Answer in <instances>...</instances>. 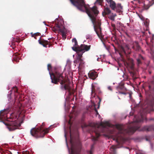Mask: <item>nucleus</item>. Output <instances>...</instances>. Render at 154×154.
<instances>
[{
	"instance_id": "nucleus-35",
	"label": "nucleus",
	"mask_w": 154,
	"mask_h": 154,
	"mask_svg": "<svg viewBox=\"0 0 154 154\" xmlns=\"http://www.w3.org/2000/svg\"><path fill=\"white\" fill-rule=\"evenodd\" d=\"M124 88V86L123 85H121L119 86L118 88V89L119 90H123Z\"/></svg>"
},
{
	"instance_id": "nucleus-44",
	"label": "nucleus",
	"mask_w": 154,
	"mask_h": 154,
	"mask_svg": "<svg viewBox=\"0 0 154 154\" xmlns=\"http://www.w3.org/2000/svg\"><path fill=\"white\" fill-rule=\"evenodd\" d=\"M107 2L109 3L110 2L112 1H113L112 0H106Z\"/></svg>"
},
{
	"instance_id": "nucleus-45",
	"label": "nucleus",
	"mask_w": 154,
	"mask_h": 154,
	"mask_svg": "<svg viewBox=\"0 0 154 154\" xmlns=\"http://www.w3.org/2000/svg\"><path fill=\"white\" fill-rule=\"evenodd\" d=\"M139 57L143 60L144 59L143 57H142V56H141V55H140V56H139Z\"/></svg>"
},
{
	"instance_id": "nucleus-33",
	"label": "nucleus",
	"mask_w": 154,
	"mask_h": 154,
	"mask_svg": "<svg viewBox=\"0 0 154 154\" xmlns=\"http://www.w3.org/2000/svg\"><path fill=\"white\" fill-rule=\"evenodd\" d=\"M31 34L32 35V37H34V35H40V33H38V32L34 34H33L32 33H31Z\"/></svg>"
},
{
	"instance_id": "nucleus-28",
	"label": "nucleus",
	"mask_w": 154,
	"mask_h": 154,
	"mask_svg": "<svg viewBox=\"0 0 154 154\" xmlns=\"http://www.w3.org/2000/svg\"><path fill=\"white\" fill-rule=\"evenodd\" d=\"M70 138H71V143L72 144V146L75 145V143H74L73 141V139L72 137L71 134V132L70 131Z\"/></svg>"
},
{
	"instance_id": "nucleus-47",
	"label": "nucleus",
	"mask_w": 154,
	"mask_h": 154,
	"mask_svg": "<svg viewBox=\"0 0 154 154\" xmlns=\"http://www.w3.org/2000/svg\"><path fill=\"white\" fill-rule=\"evenodd\" d=\"M69 123L70 124V125H71V122H70V121H69Z\"/></svg>"
},
{
	"instance_id": "nucleus-29",
	"label": "nucleus",
	"mask_w": 154,
	"mask_h": 154,
	"mask_svg": "<svg viewBox=\"0 0 154 154\" xmlns=\"http://www.w3.org/2000/svg\"><path fill=\"white\" fill-rule=\"evenodd\" d=\"M137 64L138 65H139L141 64L142 63V62L140 60V58H138L137 59Z\"/></svg>"
},
{
	"instance_id": "nucleus-8",
	"label": "nucleus",
	"mask_w": 154,
	"mask_h": 154,
	"mask_svg": "<svg viewBox=\"0 0 154 154\" xmlns=\"http://www.w3.org/2000/svg\"><path fill=\"white\" fill-rule=\"evenodd\" d=\"M4 124L10 131H13L20 126V124L16 120L9 122L8 123L4 122Z\"/></svg>"
},
{
	"instance_id": "nucleus-12",
	"label": "nucleus",
	"mask_w": 154,
	"mask_h": 154,
	"mask_svg": "<svg viewBox=\"0 0 154 154\" xmlns=\"http://www.w3.org/2000/svg\"><path fill=\"white\" fill-rule=\"evenodd\" d=\"M38 42L40 44L46 48L47 47V45H48V47H50L52 45L51 43H49L48 41L44 39L41 40L40 39L38 40Z\"/></svg>"
},
{
	"instance_id": "nucleus-43",
	"label": "nucleus",
	"mask_w": 154,
	"mask_h": 154,
	"mask_svg": "<svg viewBox=\"0 0 154 154\" xmlns=\"http://www.w3.org/2000/svg\"><path fill=\"white\" fill-rule=\"evenodd\" d=\"M112 26L113 28V29H116L115 25L114 24H112Z\"/></svg>"
},
{
	"instance_id": "nucleus-40",
	"label": "nucleus",
	"mask_w": 154,
	"mask_h": 154,
	"mask_svg": "<svg viewBox=\"0 0 154 154\" xmlns=\"http://www.w3.org/2000/svg\"><path fill=\"white\" fill-rule=\"evenodd\" d=\"M119 93L120 94H126V93H125V92H121V91H119Z\"/></svg>"
},
{
	"instance_id": "nucleus-25",
	"label": "nucleus",
	"mask_w": 154,
	"mask_h": 154,
	"mask_svg": "<svg viewBox=\"0 0 154 154\" xmlns=\"http://www.w3.org/2000/svg\"><path fill=\"white\" fill-rule=\"evenodd\" d=\"M97 99L99 100V101L97 103L98 107L97 108V109H99L100 106V102L101 101V99L98 97H97Z\"/></svg>"
},
{
	"instance_id": "nucleus-17",
	"label": "nucleus",
	"mask_w": 154,
	"mask_h": 154,
	"mask_svg": "<svg viewBox=\"0 0 154 154\" xmlns=\"http://www.w3.org/2000/svg\"><path fill=\"white\" fill-rule=\"evenodd\" d=\"M9 112L8 109H4L0 111V116H4V115L7 114Z\"/></svg>"
},
{
	"instance_id": "nucleus-5",
	"label": "nucleus",
	"mask_w": 154,
	"mask_h": 154,
	"mask_svg": "<svg viewBox=\"0 0 154 154\" xmlns=\"http://www.w3.org/2000/svg\"><path fill=\"white\" fill-rule=\"evenodd\" d=\"M43 125V123L42 125L39 128H34L32 129L30 131L31 135L36 138L43 137L45 134L48 133V129H44Z\"/></svg>"
},
{
	"instance_id": "nucleus-24",
	"label": "nucleus",
	"mask_w": 154,
	"mask_h": 154,
	"mask_svg": "<svg viewBox=\"0 0 154 154\" xmlns=\"http://www.w3.org/2000/svg\"><path fill=\"white\" fill-rule=\"evenodd\" d=\"M13 91L15 92V95H16L15 93H17L18 91V90L17 87H13L12 89L10 90V91L11 92Z\"/></svg>"
},
{
	"instance_id": "nucleus-13",
	"label": "nucleus",
	"mask_w": 154,
	"mask_h": 154,
	"mask_svg": "<svg viewBox=\"0 0 154 154\" xmlns=\"http://www.w3.org/2000/svg\"><path fill=\"white\" fill-rule=\"evenodd\" d=\"M88 75L90 79L94 80L97 77V72L92 71H90L88 74Z\"/></svg>"
},
{
	"instance_id": "nucleus-50",
	"label": "nucleus",
	"mask_w": 154,
	"mask_h": 154,
	"mask_svg": "<svg viewBox=\"0 0 154 154\" xmlns=\"http://www.w3.org/2000/svg\"><path fill=\"white\" fill-rule=\"evenodd\" d=\"M149 73L150 74L151 73V72H149Z\"/></svg>"
},
{
	"instance_id": "nucleus-39",
	"label": "nucleus",
	"mask_w": 154,
	"mask_h": 154,
	"mask_svg": "<svg viewBox=\"0 0 154 154\" xmlns=\"http://www.w3.org/2000/svg\"><path fill=\"white\" fill-rule=\"evenodd\" d=\"M134 64L133 63H131V69H134Z\"/></svg>"
},
{
	"instance_id": "nucleus-32",
	"label": "nucleus",
	"mask_w": 154,
	"mask_h": 154,
	"mask_svg": "<svg viewBox=\"0 0 154 154\" xmlns=\"http://www.w3.org/2000/svg\"><path fill=\"white\" fill-rule=\"evenodd\" d=\"M12 93L11 92L9 94H8V99L9 101H10L11 99V94Z\"/></svg>"
},
{
	"instance_id": "nucleus-36",
	"label": "nucleus",
	"mask_w": 154,
	"mask_h": 154,
	"mask_svg": "<svg viewBox=\"0 0 154 154\" xmlns=\"http://www.w3.org/2000/svg\"><path fill=\"white\" fill-rule=\"evenodd\" d=\"M145 119L146 121H147L148 120V121H154V118H151L148 119V120L146 118H145Z\"/></svg>"
},
{
	"instance_id": "nucleus-2",
	"label": "nucleus",
	"mask_w": 154,
	"mask_h": 154,
	"mask_svg": "<svg viewBox=\"0 0 154 154\" xmlns=\"http://www.w3.org/2000/svg\"><path fill=\"white\" fill-rule=\"evenodd\" d=\"M71 3L80 10H82V8L84 7L86 12L90 17L94 25V31L97 35L100 37L101 35V23L97 21L96 17L99 13L97 7L95 6L91 8H88L85 5L84 0H69Z\"/></svg>"
},
{
	"instance_id": "nucleus-26",
	"label": "nucleus",
	"mask_w": 154,
	"mask_h": 154,
	"mask_svg": "<svg viewBox=\"0 0 154 154\" xmlns=\"http://www.w3.org/2000/svg\"><path fill=\"white\" fill-rule=\"evenodd\" d=\"M69 154H80L79 153L77 152H76L74 150V149L72 148L71 149V153H69Z\"/></svg>"
},
{
	"instance_id": "nucleus-49",
	"label": "nucleus",
	"mask_w": 154,
	"mask_h": 154,
	"mask_svg": "<svg viewBox=\"0 0 154 154\" xmlns=\"http://www.w3.org/2000/svg\"><path fill=\"white\" fill-rule=\"evenodd\" d=\"M131 94H129V96H130V97H131Z\"/></svg>"
},
{
	"instance_id": "nucleus-1",
	"label": "nucleus",
	"mask_w": 154,
	"mask_h": 154,
	"mask_svg": "<svg viewBox=\"0 0 154 154\" xmlns=\"http://www.w3.org/2000/svg\"><path fill=\"white\" fill-rule=\"evenodd\" d=\"M141 119H136V120L134 122L132 125H130L128 126L127 129H124V126L123 125L116 124L115 125L116 128L119 131L118 134L116 136L115 138L117 143L119 144L120 141L123 140V138L122 136V134H132L136 130L146 132L154 131V125H145L141 128H140L141 126L140 123L143 122L144 120L142 114L141 115Z\"/></svg>"
},
{
	"instance_id": "nucleus-10",
	"label": "nucleus",
	"mask_w": 154,
	"mask_h": 154,
	"mask_svg": "<svg viewBox=\"0 0 154 154\" xmlns=\"http://www.w3.org/2000/svg\"><path fill=\"white\" fill-rule=\"evenodd\" d=\"M82 55L77 54L75 59L74 61L75 63L79 65V67L80 68L82 67L85 63V62L82 59Z\"/></svg>"
},
{
	"instance_id": "nucleus-14",
	"label": "nucleus",
	"mask_w": 154,
	"mask_h": 154,
	"mask_svg": "<svg viewBox=\"0 0 154 154\" xmlns=\"http://www.w3.org/2000/svg\"><path fill=\"white\" fill-rule=\"evenodd\" d=\"M111 11L110 8L108 7H104L103 11L102 14L103 16L108 15L111 13Z\"/></svg>"
},
{
	"instance_id": "nucleus-11",
	"label": "nucleus",
	"mask_w": 154,
	"mask_h": 154,
	"mask_svg": "<svg viewBox=\"0 0 154 154\" xmlns=\"http://www.w3.org/2000/svg\"><path fill=\"white\" fill-rule=\"evenodd\" d=\"M57 29L62 33V35L64 39L66 38V29L63 26V24H60L59 22L56 24V26Z\"/></svg>"
},
{
	"instance_id": "nucleus-9",
	"label": "nucleus",
	"mask_w": 154,
	"mask_h": 154,
	"mask_svg": "<svg viewBox=\"0 0 154 154\" xmlns=\"http://www.w3.org/2000/svg\"><path fill=\"white\" fill-rule=\"evenodd\" d=\"M108 4H109L110 7L112 10H116L117 12L119 13L122 12L123 6H122L121 4L118 3L116 4V2L113 1H112Z\"/></svg>"
},
{
	"instance_id": "nucleus-51",
	"label": "nucleus",
	"mask_w": 154,
	"mask_h": 154,
	"mask_svg": "<svg viewBox=\"0 0 154 154\" xmlns=\"http://www.w3.org/2000/svg\"><path fill=\"white\" fill-rule=\"evenodd\" d=\"M152 0V1H153L154 2V0Z\"/></svg>"
},
{
	"instance_id": "nucleus-4",
	"label": "nucleus",
	"mask_w": 154,
	"mask_h": 154,
	"mask_svg": "<svg viewBox=\"0 0 154 154\" xmlns=\"http://www.w3.org/2000/svg\"><path fill=\"white\" fill-rule=\"evenodd\" d=\"M148 88V94L149 97L145 102L147 105L143 108V112L147 113H150L154 111L152 107L154 105V79L149 84Z\"/></svg>"
},
{
	"instance_id": "nucleus-20",
	"label": "nucleus",
	"mask_w": 154,
	"mask_h": 154,
	"mask_svg": "<svg viewBox=\"0 0 154 154\" xmlns=\"http://www.w3.org/2000/svg\"><path fill=\"white\" fill-rule=\"evenodd\" d=\"M100 126H102L103 128H104L107 126H109L110 124L108 122H101L100 124Z\"/></svg>"
},
{
	"instance_id": "nucleus-46",
	"label": "nucleus",
	"mask_w": 154,
	"mask_h": 154,
	"mask_svg": "<svg viewBox=\"0 0 154 154\" xmlns=\"http://www.w3.org/2000/svg\"><path fill=\"white\" fill-rule=\"evenodd\" d=\"M15 42H17V43H19L20 42V41L18 40H16V41H15Z\"/></svg>"
},
{
	"instance_id": "nucleus-52",
	"label": "nucleus",
	"mask_w": 154,
	"mask_h": 154,
	"mask_svg": "<svg viewBox=\"0 0 154 154\" xmlns=\"http://www.w3.org/2000/svg\"><path fill=\"white\" fill-rule=\"evenodd\" d=\"M130 115H131V116H132V115H131V113H130Z\"/></svg>"
},
{
	"instance_id": "nucleus-27",
	"label": "nucleus",
	"mask_w": 154,
	"mask_h": 154,
	"mask_svg": "<svg viewBox=\"0 0 154 154\" xmlns=\"http://www.w3.org/2000/svg\"><path fill=\"white\" fill-rule=\"evenodd\" d=\"M103 0H96V2H95V3H98L100 5H101L102 2H103Z\"/></svg>"
},
{
	"instance_id": "nucleus-21",
	"label": "nucleus",
	"mask_w": 154,
	"mask_h": 154,
	"mask_svg": "<svg viewBox=\"0 0 154 154\" xmlns=\"http://www.w3.org/2000/svg\"><path fill=\"white\" fill-rule=\"evenodd\" d=\"M116 16V14L112 13L110 16L109 17V18L110 20L114 21L115 20V17Z\"/></svg>"
},
{
	"instance_id": "nucleus-48",
	"label": "nucleus",
	"mask_w": 154,
	"mask_h": 154,
	"mask_svg": "<svg viewBox=\"0 0 154 154\" xmlns=\"http://www.w3.org/2000/svg\"><path fill=\"white\" fill-rule=\"evenodd\" d=\"M14 45V43H12V45Z\"/></svg>"
},
{
	"instance_id": "nucleus-37",
	"label": "nucleus",
	"mask_w": 154,
	"mask_h": 154,
	"mask_svg": "<svg viewBox=\"0 0 154 154\" xmlns=\"http://www.w3.org/2000/svg\"><path fill=\"white\" fill-rule=\"evenodd\" d=\"M75 114L74 112L73 113H72V115L70 116V119H71L72 117H74V116H75Z\"/></svg>"
},
{
	"instance_id": "nucleus-31",
	"label": "nucleus",
	"mask_w": 154,
	"mask_h": 154,
	"mask_svg": "<svg viewBox=\"0 0 154 154\" xmlns=\"http://www.w3.org/2000/svg\"><path fill=\"white\" fill-rule=\"evenodd\" d=\"M94 111H95L96 112V114L97 115H99V116H100V115L99 114V113L98 112V111H97V109H96V106H95V104H94Z\"/></svg>"
},
{
	"instance_id": "nucleus-7",
	"label": "nucleus",
	"mask_w": 154,
	"mask_h": 154,
	"mask_svg": "<svg viewBox=\"0 0 154 154\" xmlns=\"http://www.w3.org/2000/svg\"><path fill=\"white\" fill-rule=\"evenodd\" d=\"M88 126L90 127V130L91 131L94 132L95 135L96 137L93 136L92 139L93 140L96 141L97 140L98 138L100 136V129L98 127H96L95 125L93 124L90 123L88 125H85V127Z\"/></svg>"
},
{
	"instance_id": "nucleus-41",
	"label": "nucleus",
	"mask_w": 154,
	"mask_h": 154,
	"mask_svg": "<svg viewBox=\"0 0 154 154\" xmlns=\"http://www.w3.org/2000/svg\"><path fill=\"white\" fill-rule=\"evenodd\" d=\"M23 154H29V152L27 151L23 152Z\"/></svg>"
},
{
	"instance_id": "nucleus-15",
	"label": "nucleus",
	"mask_w": 154,
	"mask_h": 154,
	"mask_svg": "<svg viewBox=\"0 0 154 154\" xmlns=\"http://www.w3.org/2000/svg\"><path fill=\"white\" fill-rule=\"evenodd\" d=\"M122 49L123 51L125 54H130L131 52V49L128 45H126L124 48H122Z\"/></svg>"
},
{
	"instance_id": "nucleus-38",
	"label": "nucleus",
	"mask_w": 154,
	"mask_h": 154,
	"mask_svg": "<svg viewBox=\"0 0 154 154\" xmlns=\"http://www.w3.org/2000/svg\"><path fill=\"white\" fill-rule=\"evenodd\" d=\"M107 88L110 91H112V88L111 86H108V87Z\"/></svg>"
},
{
	"instance_id": "nucleus-18",
	"label": "nucleus",
	"mask_w": 154,
	"mask_h": 154,
	"mask_svg": "<svg viewBox=\"0 0 154 154\" xmlns=\"http://www.w3.org/2000/svg\"><path fill=\"white\" fill-rule=\"evenodd\" d=\"M117 148L116 146L113 145L110 148L111 149V152H110V154H116V149Z\"/></svg>"
},
{
	"instance_id": "nucleus-42",
	"label": "nucleus",
	"mask_w": 154,
	"mask_h": 154,
	"mask_svg": "<svg viewBox=\"0 0 154 154\" xmlns=\"http://www.w3.org/2000/svg\"><path fill=\"white\" fill-rule=\"evenodd\" d=\"M93 149V148L92 147L91 149V150L89 151V154H92V150Z\"/></svg>"
},
{
	"instance_id": "nucleus-53",
	"label": "nucleus",
	"mask_w": 154,
	"mask_h": 154,
	"mask_svg": "<svg viewBox=\"0 0 154 154\" xmlns=\"http://www.w3.org/2000/svg\"><path fill=\"white\" fill-rule=\"evenodd\" d=\"M102 132H103V131H102Z\"/></svg>"
},
{
	"instance_id": "nucleus-6",
	"label": "nucleus",
	"mask_w": 154,
	"mask_h": 154,
	"mask_svg": "<svg viewBox=\"0 0 154 154\" xmlns=\"http://www.w3.org/2000/svg\"><path fill=\"white\" fill-rule=\"evenodd\" d=\"M91 45H88L85 44H82L78 47H72V49L76 52V54L82 55L86 51H88L90 49Z\"/></svg>"
},
{
	"instance_id": "nucleus-3",
	"label": "nucleus",
	"mask_w": 154,
	"mask_h": 154,
	"mask_svg": "<svg viewBox=\"0 0 154 154\" xmlns=\"http://www.w3.org/2000/svg\"><path fill=\"white\" fill-rule=\"evenodd\" d=\"M49 73L52 83L57 85L59 82L62 90H67L69 92L70 91L71 88L69 84H65L66 81L63 75V72H62L60 69L54 67V72H49Z\"/></svg>"
},
{
	"instance_id": "nucleus-23",
	"label": "nucleus",
	"mask_w": 154,
	"mask_h": 154,
	"mask_svg": "<svg viewBox=\"0 0 154 154\" xmlns=\"http://www.w3.org/2000/svg\"><path fill=\"white\" fill-rule=\"evenodd\" d=\"M72 42L75 43L74 46L73 47H78L79 46L78 45V42L76 39L75 38H73L72 40Z\"/></svg>"
},
{
	"instance_id": "nucleus-34",
	"label": "nucleus",
	"mask_w": 154,
	"mask_h": 154,
	"mask_svg": "<svg viewBox=\"0 0 154 154\" xmlns=\"http://www.w3.org/2000/svg\"><path fill=\"white\" fill-rule=\"evenodd\" d=\"M52 66L50 64H48V69L49 71H50V69H51Z\"/></svg>"
},
{
	"instance_id": "nucleus-16",
	"label": "nucleus",
	"mask_w": 154,
	"mask_h": 154,
	"mask_svg": "<svg viewBox=\"0 0 154 154\" xmlns=\"http://www.w3.org/2000/svg\"><path fill=\"white\" fill-rule=\"evenodd\" d=\"M132 48L134 50L136 51H139L140 49V47L137 42H135L133 43Z\"/></svg>"
},
{
	"instance_id": "nucleus-30",
	"label": "nucleus",
	"mask_w": 154,
	"mask_h": 154,
	"mask_svg": "<svg viewBox=\"0 0 154 154\" xmlns=\"http://www.w3.org/2000/svg\"><path fill=\"white\" fill-rule=\"evenodd\" d=\"M92 88L91 90V93L92 94H93V93H94L95 91V89L94 88V87L93 85L92 86Z\"/></svg>"
},
{
	"instance_id": "nucleus-22",
	"label": "nucleus",
	"mask_w": 154,
	"mask_h": 154,
	"mask_svg": "<svg viewBox=\"0 0 154 154\" xmlns=\"http://www.w3.org/2000/svg\"><path fill=\"white\" fill-rule=\"evenodd\" d=\"M151 5H152L149 2V3L147 4L146 5V4H144V7L145 9L147 10Z\"/></svg>"
},
{
	"instance_id": "nucleus-19",
	"label": "nucleus",
	"mask_w": 154,
	"mask_h": 154,
	"mask_svg": "<svg viewBox=\"0 0 154 154\" xmlns=\"http://www.w3.org/2000/svg\"><path fill=\"white\" fill-rule=\"evenodd\" d=\"M18 55L19 54L17 53L14 54L13 55V59L14 61L17 62H19L20 60V57H19L18 56Z\"/></svg>"
}]
</instances>
